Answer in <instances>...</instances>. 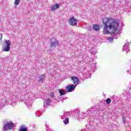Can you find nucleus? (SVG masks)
I'll use <instances>...</instances> for the list:
<instances>
[{
    "label": "nucleus",
    "instance_id": "1",
    "mask_svg": "<svg viewBox=\"0 0 131 131\" xmlns=\"http://www.w3.org/2000/svg\"><path fill=\"white\" fill-rule=\"evenodd\" d=\"M103 24L104 34H108L110 33V30L112 33L117 34L118 33V28L120 23L119 21L116 19H113L112 17H105L102 20Z\"/></svg>",
    "mask_w": 131,
    "mask_h": 131
},
{
    "label": "nucleus",
    "instance_id": "2",
    "mask_svg": "<svg viewBox=\"0 0 131 131\" xmlns=\"http://www.w3.org/2000/svg\"><path fill=\"white\" fill-rule=\"evenodd\" d=\"M15 127V124L11 122H7L3 126L4 131H8V129H13Z\"/></svg>",
    "mask_w": 131,
    "mask_h": 131
},
{
    "label": "nucleus",
    "instance_id": "3",
    "mask_svg": "<svg viewBox=\"0 0 131 131\" xmlns=\"http://www.w3.org/2000/svg\"><path fill=\"white\" fill-rule=\"evenodd\" d=\"M6 47L3 49L4 52H9L10 51V47H11V42L10 40H5Z\"/></svg>",
    "mask_w": 131,
    "mask_h": 131
},
{
    "label": "nucleus",
    "instance_id": "4",
    "mask_svg": "<svg viewBox=\"0 0 131 131\" xmlns=\"http://www.w3.org/2000/svg\"><path fill=\"white\" fill-rule=\"evenodd\" d=\"M69 24L72 26H75V25L77 24V20L74 18V17H73L69 19Z\"/></svg>",
    "mask_w": 131,
    "mask_h": 131
},
{
    "label": "nucleus",
    "instance_id": "5",
    "mask_svg": "<svg viewBox=\"0 0 131 131\" xmlns=\"http://www.w3.org/2000/svg\"><path fill=\"white\" fill-rule=\"evenodd\" d=\"M76 87V85H69L66 87L67 91L68 92V93H70V92H72V90L75 89Z\"/></svg>",
    "mask_w": 131,
    "mask_h": 131
},
{
    "label": "nucleus",
    "instance_id": "6",
    "mask_svg": "<svg viewBox=\"0 0 131 131\" xmlns=\"http://www.w3.org/2000/svg\"><path fill=\"white\" fill-rule=\"evenodd\" d=\"M71 80H72L74 84H78L79 82V79L77 77H72Z\"/></svg>",
    "mask_w": 131,
    "mask_h": 131
},
{
    "label": "nucleus",
    "instance_id": "7",
    "mask_svg": "<svg viewBox=\"0 0 131 131\" xmlns=\"http://www.w3.org/2000/svg\"><path fill=\"white\" fill-rule=\"evenodd\" d=\"M18 131H27V128L24 125H21L18 129Z\"/></svg>",
    "mask_w": 131,
    "mask_h": 131
},
{
    "label": "nucleus",
    "instance_id": "8",
    "mask_svg": "<svg viewBox=\"0 0 131 131\" xmlns=\"http://www.w3.org/2000/svg\"><path fill=\"white\" fill-rule=\"evenodd\" d=\"M59 7H60V5H59V4H56L54 5L52 8V11H55V10L59 9Z\"/></svg>",
    "mask_w": 131,
    "mask_h": 131
},
{
    "label": "nucleus",
    "instance_id": "9",
    "mask_svg": "<svg viewBox=\"0 0 131 131\" xmlns=\"http://www.w3.org/2000/svg\"><path fill=\"white\" fill-rule=\"evenodd\" d=\"M46 78V75L45 74H43L41 76H40L39 77V81H41V82H42V81H43V80H45V78Z\"/></svg>",
    "mask_w": 131,
    "mask_h": 131
},
{
    "label": "nucleus",
    "instance_id": "10",
    "mask_svg": "<svg viewBox=\"0 0 131 131\" xmlns=\"http://www.w3.org/2000/svg\"><path fill=\"white\" fill-rule=\"evenodd\" d=\"M93 29L96 31H98L100 30V27L97 25H95L93 26Z\"/></svg>",
    "mask_w": 131,
    "mask_h": 131
},
{
    "label": "nucleus",
    "instance_id": "11",
    "mask_svg": "<svg viewBox=\"0 0 131 131\" xmlns=\"http://www.w3.org/2000/svg\"><path fill=\"white\" fill-rule=\"evenodd\" d=\"M58 92L60 94V96H64V95H65V94H66V92H65L61 89H59Z\"/></svg>",
    "mask_w": 131,
    "mask_h": 131
},
{
    "label": "nucleus",
    "instance_id": "12",
    "mask_svg": "<svg viewBox=\"0 0 131 131\" xmlns=\"http://www.w3.org/2000/svg\"><path fill=\"white\" fill-rule=\"evenodd\" d=\"M63 122H64V124H68L69 123V118H67L63 121Z\"/></svg>",
    "mask_w": 131,
    "mask_h": 131
},
{
    "label": "nucleus",
    "instance_id": "13",
    "mask_svg": "<svg viewBox=\"0 0 131 131\" xmlns=\"http://www.w3.org/2000/svg\"><path fill=\"white\" fill-rule=\"evenodd\" d=\"M21 0H15L14 1V5L15 6H19Z\"/></svg>",
    "mask_w": 131,
    "mask_h": 131
},
{
    "label": "nucleus",
    "instance_id": "14",
    "mask_svg": "<svg viewBox=\"0 0 131 131\" xmlns=\"http://www.w3.org/2000/svg\"><path fill=\"white\" fill-rule=\"evenodd\" d=\"M106 103L107 105H109L111 103V99L110 98H107L106 100Z\"/></svg>",
    "mask_w": 131,
    "mask_h": 131
},
{
    "label": "nucleus",
    "instance_id": "15",
    "mask_svg": "<svg viewBox=\"0 0 131 131\" xmlns=\"http://www.w3.org/2000/svg\"><path fill=\"white\" fill-rule=\"evenodd\" d=\"M56 43H58V41H56V42H52L51 43V46L52 47H55V46H56Z\"/></svg>",
    "mask_w": 131,
    "mask_h": 131
},
{
    "label": "nucleus",
    "instance_id": "16",
    "mask_svg": "<svg viewBox=\"0 0 131 131\" xmlns=\"http://www.w3.org/2000/svg\"><path fill=\"white\" fill-rule=\"evenodd\" d=\"M51 103V99H47V102H46V105H49Z\"/></svg>",
    "mask_w": 131,
    "mask_h": 131
},
{
    "label": "nucleus",
    "instance_id": "17",
    "mask_svg": "<svg viewBox=\"0 0 131 131\" xmlns=\"http://www.w3.org/2000/svg\"><path fill=\"white\" fill-rule=\"evenodd\" d=\"M50 97L51 98H54V93H50Z\"/></svg>",
    "mask_w": 131,
    "mask_h": 131
},
{
    "label": "nucleus",
    "instance_id": "18",
    "mask_svg": "<svg viewBox=\"0 0 131 131\" xmlns=\"http://www.w3.org/2000/svg\"><path fill=\"white\" fill-rule=\"evenodd\" d=\"M122 120H123V122H125L126 119L125 118V117H123Z\"/></svg>",
    "mask_w": 131,
    "mask_h": 131
},
{
    "label": "nucleus",
    "instance_id": "19",
    "mask_svg": "<svg viewBox=\"0 0 131 131\" xmlns=\"http://www.w3.org/2000/svg\"><path fill=\"white\" fill-rule=\"evenodd\" d=\"M2 38H3V35H1V39H0L1 41H2Z\"/></svg>",
    "mask_w": 131,
    "mask_h": 131
}]
</instances>
